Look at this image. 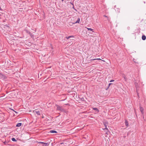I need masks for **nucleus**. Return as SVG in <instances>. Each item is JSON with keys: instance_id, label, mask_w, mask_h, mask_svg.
Masks as SVG:
<instances>
[{"instance_id": "nucleus-1", "label": "nucleus", "mask_w": 146, "mask_h": 146, "mask_svg": "<svg viewBox=\"0 0 146 146\" xmlns=\"http://www.w3.org/2000/svg\"><path fill=\"white\" fill-rule=\"evenodd\" d=\"M57 109L58 110H61L62 111L63 110V109L62 108V107L59 106L58 105H56Z\"/></svg>"}, {"instance_id": "nucleus-2", "label": "nucleus", "mask_w": 146, "mask_h": 146, "mask_svg": "<svg viewBox=\"0 0 146 146\" xmlns=\"http://www.w3.org/2000/svg\"><path fill=\"white\" fill-rule=\"evenodd\" d=\"M80 19L79 18H78L77 19V21L76 22H74V23H73V24H75V23H79L80 22Z\"/></svg>"}, {"instance_id": "nucleus-3", "label": "nucleus", "mask_w": 146, "mask_h": 146, "mask_svg": "<svg viewBox=\"0 0 146 146\" xmlns=\"http://www.w3.org/2000/svg\"><path fill=\"white\" fill-rule=\"evenodd\" d=\"M144 110L143 108H142L141 107H140V111L141 112L142 114H143Z\"/></svg>"}, {"instance_id": "nucleus-4", "label": "nucleus", "mask_w": 146, "mask_h": 146, "mask_svg": "<svg viewBox=\"0 0 146 146\" xmlns=\"http://www.w3.org/2000/svg\"><path fill=\"white\" fill-rule=\"evenodd\" d=\"M22 123H18L16 125V126L17 127H19L21 125Z\"/></svg>"}, {"instance_id": "nucleus-5", "label": "nucleus", "mask_w": 146, "mask_h": 146, "mask_svg": "<svg viewBox=\"0 0 146 146\" xmlns=\"http://www.w3.org/2000/svg\"><path fill=\"white\" fill-rule=\"evenodd\" d=\"M125 125L127 126H128V121L127 120H125Z\"/></svg>"}, {"instance_id": "nucleus-6", "label": "nucleus", "mask_w": 146, "mask_h": 146, "mask_svg": "<svg viewBox=\"0 0 146 146\" xmlns=\"http://www.w3.org/2000/svg\"><path fill=\"white\" fill-rule=\"evenodd\" d=\"M34 112L36 113V114H37L38 115H40V112L38 111H34Z\"/></svg>"}, {"instance_id": "nucleus-7", "label": "nucleus", "mask_w": 146, "mask_h": 146, "mask_svg": "<svg viewBox=\"0 0 146 146\" xmlns=\"http://www.w3.org/2000/svg\"><path fill=\"white\" fill-rule=\"evenodd\" d=\"M142 38L143 40H145L146 39V36L145 35H143L142 36Z\"/></svg>"}, {"instance_id": "nucleus-8", "label": "nucleus", "mask_w": 146, "mask_h": 146, "mask_svg": "<svg viewBox=\"0 0 146 146\" xmlns=\"http://www.w3.org/2000/svg\"><path fill=\"white\" fill-rule=\"evenodd\" d=\"M93 109L94 110H96L97 112H99V110L97 108H93Z\"/></svg>"}, {"instance_id": "nucleus-9", "label": "nucleus", "mask_w": 146, "mask_h": 146, "mask_svg": "<svg viewBox=\"0 0 146 146\" xmlns=\"http://www.w3.org/2000/svg\"><path fill=\"white\" fill-rule=\"evenodd\" d=\"M74 37L73 36H66V38L67 39H69V38H71V37Z\"/></svg>"}, {"instance_id": "nucleus-10", "label": "nucleus", "mask_w": 146, "mask_h": 146, "mask_svg": "<svg viewBox=\"0 0 146 146\" xmlns=\"http://www.w3.org/2000/svg\"><path fill=\"white\" fill-rule=\"evenodd\" d=\"M50 132L51 133H56L57 132L55 130H51L50 131Z\"/></svg>"}, {"instance_id": "nucleus-11", "label": "nucleus", "mask_w": 146, "mask_h": 146, "mask_svg": "<svg viewBox=\"0 0 146 146\" xmlns=\"http://www.w3.org/2000/svg\"><path fill=\"white\" fill-rule=\"evenodd\" d=\"M39 143H42L44 145H45V146L47 144V143H44V142H40Z\"/></svg>"}, {"instance_id": "nucleus-12", "label": "nucleus", "mask_w": 146, "mask_h": 146, "mask_svg": "<svg viewBox=\"0 0 146 146\" xmlns=\"http://www.w3.org/2000/svg\"><path fill=\"white\" fill-rule=\"evenodd\" d=\"M87 29L89 31L90 30V31H93V29H91V28H87Z\"/></svg>"}, {"instance_id": "nucleus-13", "label": "nucleus", "mask_w": 146, "mask_h": 146, "mask_svg": "<svg viewBox=\"0 0 146 146\" xmlns=\"http://www.w3.org/2000/svg\"><path fill=\"white\" fill-rule=\"evenodd\" d=\"M115 10L118 13L120 12V10L119 8H117Z\"/></svg>"}, {"instance_id": "nucleus-14", "label": "nucleus", "mask_w": 146, "mask_h": 146, "mask_svg": "<svg viewBox=\"0 0 146 146\" xmlns=\"http://www.w3.org/2000/svg\"><path fill=\"white\" fill-rule=\"evenodd\" d=\"M70 3L71 4H72V5L73 6V9H74L76 11V10L74 8V5L71 2H70Z\"/></svg>"}, {"instance_id": "nucleus-15", "label": "nucleus", "mask_w": 146, "mask_h": 146, "mask_svg": "<svg viewBox=\"0 0 146 146\" xmlns=\"http://www.w3.org/2000/svg\"><path fill=\"white\" fill-rule=\"evenodd\" d=\"M108 124V123H104V125H105V127H106V128H105V129H108L107 128V127H106V124Z\"/></svg>"}, {"instance_id": "nucleus-16", "label": "nucleus", "mask_w": 146, "mask_h": 146, "mask_svg": "<svg viewBox=\"0 0 146 146\" xmlns=\"http://www.w3.org/2000/svg\"><path fill=\"white\" fill-rule=\"evenodd\" d=\"M11 139L13 141H16V139L15 138H12Z\"/></svg>"}, {"instance_id": "nucleus-17", "label": "nucleus", "mask_w": 146, "mask_h": 146, "mask_svg": "<svg viewBox=\"0 0 146 146\" xmlns=\"http://www.w3.org/2000/svg\"><path fill=\"white\" fill-rule=\"evenodd\" d=\"M96 60V58H95V59H91V61H93V60Z\"/></svg>"}, {"instance_id": "nucleus-18", "label": "nucleus", "mask_w": 146, "mask_h": 146, "mask_svg": "<svg viewBox=\"0 0 146 146\" xmlns=\"http://www.w3.org/2000/svg\"><path fill=\"white\" fill-rule=\"evenodd\" d=\"M113 81H114V80H111L110 81V82H113Z\"/></svg>"}, {"instance_id": "nucleus-19", "label": "nucleus", "mask_w": 146, "mask_h": 146, "mask_svg": "<svg viewBox=\"0 0 146 146\" xmlns=\"http://www.w3.org/2000/svg\"><path fill=\"white\" fill-rule=\"evenodd\" d=\"M96 60H101L100 58H96Z\"/></svg>"}, {"instance_id": "nucleus-20", "label": "nucleus", "mask_w": 146, "mask_h": 146, "mask_svg": "<svg viewBox=\"0 0 146 146\" xmlns=\"http://www.w3.org/2000/svg\"><path fill=\"white\" fill-rule=\"evenodd\" d=\"M111 84V83H109V86H110V85Z\"/></svg>"}, {"instance_id": "nucleus-21", "label": "nucleus", "mask_w": 146, "mask_h": 146, "mask_svg": "<svg viewBox=\"0 0 146 146\" xmlns=\"http://www.w3.org/2000/svg\"><path fill=\"white\" fill-rule=\"evenodd\" d=\"M102 61L104 62H105V60H102Z\"/></svg>"}, {"instance_id": "nucleus-22", "label": "nucleus", "mask_w": 146, "mask_h": 146, "mask_svg": "<svg viewBox=\"0 0 146 146\" xmlns=\"http://www.w3.org/2000/svg\"><path fill=\"white\" fill-rule=\"evenodd\" d=\"M13 110V111H15L16 113H17V112H16V111H14V110Z\"/></svg>"}, {"instance_id": "nucleus-23", "label": "nucleus", "mask_w": 146, "mask_h": 146, "mask_svg": "<svg viewBox=\"0 0 146 146\" xmlns=\"http://www.w3.org/2000/svg\"><path fill=\"white\" fill-rule=\"evenodd\" d=\"M74 18V19H76V17H75L74 18Z\"/></svg>"}, {"instance_id": "nucleus-24", "label": "nucleus", "mask_w": 146, "mask_h": 146, "mask_svg": "<svg viewBox=\"0 0 146 146\" xmlns=\"http://www.w3.org/2000/svg\"><path fill=\"white\" fill-rule=\"evenodd\" d=\"M104 17H107V16H106V15H104Z\"/></svg>"}, {"instance_id": "nucleus-25", "label": "nucleus", "mask_w": 146, "mask_h": 146, "mask_svg": "<svg viewBox=\"0 0 146 146\" xmlns=\"http://www.w3.org/2000/svg\"><path fill=\"white\" fill-rule=\"evenodd\" d=\"M137 95L138 96L139 95V94L138 93H137Z\"/></svg>"}]
</instances>
